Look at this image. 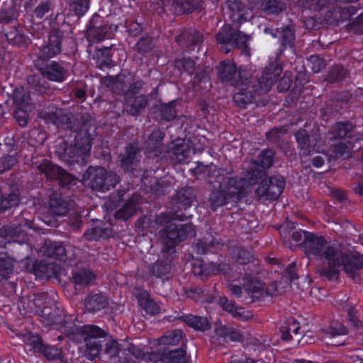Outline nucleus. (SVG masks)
<instances>
[{
	"mask_svg": "<svg viewBox=\"0 0 363 363\" xmlns=\"http://www.w3.org/2000/svg\"><path fill=\"white\" fill-rule=\"evenodd\" d=\"M281 69H262L261 74L251 69H219L218 77L223 82L240 88V91L233 96L234 102L240 108H245L251 104L254 96L250 91H243L244 87L252 86V91L258 95L267 93L277 81Z\"/></svg>",
	"mask_w": 363,
	"mask_h": 363,
	"instance_id": "f257e3e1",
	"label": "nucleus"
},
{
	"mask_svg": "<svg viewBox=\"0 0 363 363\" xmlns=\"http://www.w3.org/2000/svg\"><path fill=\"white\" fill-rule=\"evenodd\" d=\"M195 174H203V178L212 186L209 201L213 210L229 203H236L242 194L243 180L234 176L231 171L218 169L216 165H203L198 162Z\"/></svg>",
	"mask_w": 363,
	"mask_h": 363,
	"instance_id": "f03ea898",
	"label": "nucleus"
},
{
	"mask_svg": "<svg viewBox=\"0 0 363 363\" xmlns=\"http://www.w3.org/2000/svg\"><path fill=\"white\" fill-rule=\"evenodd\" d=\"M168 215L163 214L156 219L157 223L165 224V227L161 230V242L163 245L162 252L169 255L175 252V246L189 237H194L196 232L192 224H177L173 219V216L169 218Z\"/></svg>",
	"mask_w": 363,
	"mask_h": 363,
	"instance_id": "7ed1b4c3",
	"label": "nucleus"
},
{
	"mask_svg": "<svg viewBox=\"0 0 363 363\" xmlns=\"http://www.w3.org/2000/svg\"><path fill=\"white\" fill-rule=\"evenodd\" d=\"M70 329H65V334L72 335L73 339L85 342V350L84 355L89 360H93L97 357L102 347V343L105 340H102L106 335L104 330L96 325H84L82 327H69Z\"/></svg>",
	"mask_w": 363,
	"mask_h": 363,
	"instance_id": "20e7f679",
	"label": "nucleus"
},
{
	"mask_svg": "<svg viewBox=\"0 0 363 363\" xmlns=\"http://www.w3.org/2000/svg\"><path fill=\"white\" fill-rule=\"evenodd\" d=\"M303 236L301 247L307 255L324 258L330 262H333L334 257L341 251L340 246L330 244L323 236L310 232H304Z\"/></svg>",
	"mask_w": 363,
	"mask_h": 363,
	"instance_id": "39448f33",
	"label": "nucleus"
},
{
	"mask_svg": "<svg viewBox=\"0 0 363 363\" xmlns=\"http://www.w3.org/2000/svg\"><path fill=\"white\" fill-rule=\"evenodd\" d=\"M83 180L92 190L104 192L114 188L119 183L120 177L104 167L90 166L85 172Z\"/></svg>",
	"mask_w": 363,
	"mask_h": 363,
	"instance_id": "423d86ee",
	"label": "nucleus"
},
{
	"mask_svg": "<svg viewBox=\"0 0 363 363\" xmlns=\"http://www.w3.org/2000/svg\"><path fill=\"white\" fill-rule=\"evenodd\" d=\"M196 196V190L191 186H186L177 191L172 196L170 201L172 210L174 211L172 214L173 219L184 221L191 217L190 215H186L182 211L192 205Z\"/></svg>",
	"mask_w": 363,
	"mask_h": 363,
	"instance_id": "0eeeda50",
	"label": "nucleus"
},
{
	"mask_svg": "<svg viewBox=\"0 0 363 363\" xmlns=\"http://www.w3.org/2000/svg\"><path fill=\"white\" fill-rule=\"evenodd\" d=\"M38 116L47 123H52L59 128L72 130L75 126L74 114L65 112L60 108L42 109L38 112Z\"/></svg>",
	"mask_w": 363,
	"mask_h": 363,
	"instance_id": "6e6552de",
	"label": "nucleus"
},
{
	"mask_svg": "<svg viewBox=\"0 0 363 363\" xmlns=\"http://www.w3.org/2000/svg\"><path fill=\"white\" fill-rule=\"evenodd\" d=\"M285 187L282 176L275 175L263 179L256 190L257 196L269 200H275L281 194Z\"/></svg>",
	"mask_w": 363,
	"mask_h": 363,
	"instance_id": "1a4fd4ad",
	"label": "nucleus"
},
{
	"mask_svg": "<svg viewBox=\"0 0 363 363\" xmlns=\"http://www.w3.org/2000/svg\"><path fill=\"white\" fill-rule=\"evenodd\" d=\"M74 208V202L67 196L54 191L49 196L48 213L52 218L65 216Z\"/></svg>",
	"mask_w": 363,
	"mask_h": 363,
	"instance_id": "9d476101",
	"label": "nucleus"
},
{
	"mask_svg": "<svg viewBox=\"0 0 363 363\" xmlns=\"http://www.w3.org/2000/svg\"><path fill=\"white\" fill-rule=\"evenodd\" d=\"M242 281L243 289L246 293V295L243 297V301L252 303L260 301L265 298L264 284L257 277L252 276L251 274L245 273L242 277Z\"/></svg>",
	"mask_w": 363,
	"mask_h": 363,
	"instance_id": "9b49d317",
	"label": "nucleus"
},
{
	"mask_svg": "<svg viewBox=\"0 0 363 363\" xmlns=\"http://www.w3.org/2000/svg\"><path fill=\"white\" fill-rule=\"evenodd\" d=\"M243 32L235 31L230 24L225 23L216 35L220 50L228 54L238 47V41Z\"/></svg>",
	"mask_w": 363,
	"mask_h": 363,
	"instance_id": "f8f14e48",
	"label": "nucleus"
},
{
	"mask_svg": "<svg viewBox=\"0 0 363 363\" xmlns=\"http://www.w3.org/2000/svg\"><path fill=\"white\" fill-rule=\"evenodd\" d=\"M330 140H343L347 143L359 140L362 135L357 131L356 125L350 121L335 123L329 131Z\"/></svg>",
	"mask_w": 363,
	"mask_h": 363,
	"instance_id": "ddd939ff",
	"label": "nucleus"
},
{
	"mask_svg": "<svg viewBox=\"0 0 363 363\" xmlns=\"http://www.w3.org/2000/svg\"><path fill=\"white\" fill-rule=\"evenodd\" d=\"M204 40L203 35L195 28H186L175 38L176 43L185 51L191 52L199 48Z\"/></svg>",
	"mask_w": 363,
	"mask_h": 363,
	"instance_id": "4468645a",
	"label": "nucleus"
},
{
	"mask_svg": "<svg viewBox=\"0 0 363 363\" xmlns=\"http://www.w3.org/2000/svg\"><path fill=\"white\" fill-rule=\"evenodd\" d=\"M133 76L128 69H122V72L116 76H106L101 80L102 82L115 94H125L129 84L133 82Z\"/></svg>",
	"mask_w": 363,
	"mask_h": 363,
	"instance_id": "2eb2a0df",
	"label": "nucleus"
},
{
	"mask_svg": "<svg viewBox=\"0 0 363 363\" xmlns=\"http://www.w3.org/2000/svg\"><path fill=\"white\" fill-rule=\"evenodd\" d=\"M140 152L141 148L137 143H129L119 155L121 167L126 172H133L138 168Z\"/></svg>",
	"mask_w": 363,
	"mask_h": 363,
	"instance_id": "dca6fc26",
	"label": "nucleus"
},
{
	"mask_svg": "<svg viewBox=\"0 0 363 363\" xmlns=\"http://www.w3.org/2000/svg\"><path fill=\"white\" fill-rule=\"evenodd\" d=\"M43 253L45 255L64 262H71L75 258L73 248L56 242H45Z\"/></svg>",
	"mask_w": 363,
	"mask_h": 363,
	"instance_id": "f3484780",
	"label": "nucleus"
},
{
	"mask_svg": "<svg viewBox=\"0 0 363 363\" xmlns=\"http://www.w3.org/2000/svg\"><path fill=\"white\" fill-rule=\"evenodd\" d=\"M55 153L60 160L69 165L78 163L80 158L83 160V155L76 146L64 140L56 141Z\"/></svg>",
	"mask_w": 363,
	"mask_h": 363,
	"instance_id": "a211bd4d",
	"label": "nucleus"
},
{
	"mask_svg": "<svg viewBox=\"0 0 363 363\" xmlns=\"http://www.w3.org/2000/svg\"><path fill=\"white\" fill-rule=\"evenodd\" d=\"M63 32L60 29H54L50 31L48 36V42L40 50L39 57L47 60L59 54L62 48Z\"/></svg>",
	"mask_w": 363,
	"mask_h": 363,
	"instance_id": "6ab92c4d",
	"label": "nucleus"
},
{
	"mask_svg": "<svg viewBox=\"0 0 363 363\" xmlns=\"http://www.w3.org/2000/svg\"><path fill=\"white\" fill-rule=\"evenodd\" d=\"M344 271L354 281L359 278V271L363 268V255L359 253L345 254L341 251V262Z\"/></svg>",
	"mask_w": 363,
	"mask_h": 363,
	"instance_id": "aec40b11",
	"label": "nucleus"
},
{
	"mask_svg": "<svg viewBox=\"0 0 363 363\" xmlns=\"http://www.w3.org/2000/svg\"><path fill=\"white\" fill-rule=\"evenodd\" d=\"M109 28L99 16L93 17L87 26L86 32L87 40L91 43L102 41L105 39Z\"/></svg>",
	"mask_w": 363,
	"mask_h": 363,
	"instance_id": "412c9836",
	"label": "nucleus"
},
{
	"mask_svg": "<svg viewBox=\"0 0 363 363\" xmlns=\"http://www.w3.org/2000/svg\"><path fill=\"white\" fill-rule=\"evenodd\" d=\"M114 52L115 50L112 47L96 48L91 57L96 68H111L119 65L113 60Z\"/></svg>",
	"mask_w": 363,
	"mask_h": 363,
	"instance_id": "4be33fe9",
	"label": "nucleus"
},
{
	"mask_svg": "<svg viewBox=\"0 0 363 363\" xmlns=\"http://www.w3.org/2000/svg\"><path fill=\"white\" fill-rule=\"evenodd\" d=\"M287 129L284 126L274 127L266 133L267 140L274 144L281 151L287 154L290 151V143L284 139L287 133Z\"/></svg>",
	"mask_w": 363,
	"mask_h": 363,
	"instance_id": "5701e85b",
	"label": "nucleus"
},
{
	"mask_svg": "<svg viewBox=\"0 0 363 363\" xmlns=\"http://www.w3.org/2000/svg\"><path fill=\"white\" fill-rule=\"evenodd\" d=\"M307 128L308 127L305 125L303 128L299 129L294 134L301 156L310 155L314 150L311 139V138H313L314 135Z\"/></svg>",
	"mask_w": 363,
	"mask_h": 363,
	"instance_id": "b1692460",
	"label": "nucleus"
},
{
	"mask_svg": "<svg viewBox=\"0 0 363 363\" xmlns=\"http://www.w3.org/2000/svg\"><path fill=\"white\" fill-rule=\"evenodd\" d=\"M168 153L174 162L181 163L190 157L192 149L189 143L183 139H178L174 142L173 147Z\"/></svg>",
	"mask_w": 363,
	"mask_h": 363,
	"instance_id": "393cba45",
	"label": "nucleus"
},
{
	"mask_svg": "<svg viewBox=\"0 0 363 363\" xmlns=\"http://www.w3.org/2000/svg\"><path fill=\"white\" fill-rule=\"evenodd\" d=\"M62 311L57 306L52 311L48 306H44L42 310V315L48 321L49 324L53 325H60L57 329L61 330L64 333L66 330L70 329L69 327H74L72 323H67L62 321Z\"/></svg>",
	"mask_w": 363,
	"mask_h": 363,
	"instance_id": "a878e982",
	"label": "nucleus"
},
{
	"mask_svg": "<svg viewBox=\"0 0 363 363\" xmlns=\"http://www.w3.org/2000/svg\"><path fill=\"white\" fill-rule=\"evenodd\" d=\"M164 137V133L160 129L155 130L151 133L146 142V148L150 157H157L162 154Z\"/></svg>",
	"mask_w": 363,
	"mask_h": 363,
	"instance_id": "bb28decb",
	"label": "nucleus"
},
{
	"mask_svg": "<svg viewBox=\"0 0 363 363\" xmlns=\"http://www.w3.org/2000/svg\"><path fill=\"white\" fill-rule=\"evenodd\" d=\"M33 165L39 172L44 174L47 179L50 180H55L59 177V174L62 172V167L47 159L33 162Z\"/></svg>",
	"mask_w": 363,
	"mask_h": 363,
	"instance_id": "cd10ccee",
	"label": "nucleus"
},
{
	"mask_svg": "<svg viewBox=\"0 0 363 363\" xmlns=\"http://www.w3.org/2000/svg\"><path fill=\"white\" fill-rule=\"evenodd\" d=\"M335 261H327L328 266L318 269L320 277L325 281H337L340 275V263L341 262V251L334 257Z\"/></svg>",
	"mask_w": 363,
	"mask_h": 363,
	"instance_id": "c85d7f7f",
	"label": "nucleus"
},
{
	"mask_svg": "<svg viewBox=\"0 0 363 363\" xmlns=\"http://www.w3.org/2000/svg\"><path fill=\"white\" fill-rule=\"evenodd\" d=\"M91 135L88 128H81L74 138V145L84 156L89 153L91 148Z\"/></svg>",
	"mask_w": 363,
	"mask_h": 363,
	"instance_id": "c756f323",
	"label": "nucleus"
},
{
	"mask_svg": "<svg viewBox=\"0 0 363 363\" xmlns=\"http://www.w3.org/2000/svg\"><path fill=\"white\" fill-rule=\"evenodd\" d=\"M0 233L2 237L13 240L9 242V246L13 248L20 247V241H23L25 238L24 231L18 226H4L0 229Z\"/></svg>",
	"mask_w": 363,
	"mask_h": 363,
	"instance_id": "7c9ffc66",
	"label": "nucleus"
},
{
	"mask_svg": "<svg viewBox=\"0 0 363 363\" xmlns=\"http://www.w3.org/2000/svg\"><path fill=\"white\" fill-rule=\"evenodd\" d=\"M139 202V196L137 194L133 196L125 202L122 207L117 210L114 213L116 219L126 220L133 216L137 211Z\"/></svg>",
	"mask_w": 363,
	"mask_h": 363,
	"instance_id": "2f4dec72",
	"label": "nucleus"
},
{
	"mask_svg": "<svg viewBox=\"0 0 363 363\" xmlns=\"http://www.w3.org/2000/svg\"><path fill=\"white\" fill-rule=\"evenodd\" d=\"M5 37L9 44L18 47H25L30 42L29 37L24 33L23 29L17 27L11 28L5 33Z\"/></svg>",
	"mask_w": 363,
	"mask_h": 363,
	"instance_id": "473e14b6",
	"label": "nucleus"
},
{
	"mask_svg": "<svg viewBox=\"0 0 363 363\" xmlns=\"http://www.w3.org/2000/svg\"><path fill=\"white\" fill-rule=\"evenodd\" d=\"M125 100L127 112L132 116L138 114L148 104L145 95L125 96Z\"/></svg>",
	"mask_w": 363,
	"mask_h": 363,
	"instance_id": "72a5a7b5",
	"label": "nucleus"
},
{
	"mask_svg": "<svg viewBox=\"0 0 363 363\" xmlns=\"http://www.w3.org/2000/svg\"><path fill=\"white\" fill-rule=\"evenodd\" d=\"M18 12L13 0H6L0 7V23H9L17 19Z\"/></svg>",
	"mask_w": 363,
	"mask_h": 363,
	"instance_id": "f704fd0d",
	"label": "nucleus"
},
{
	"mask_svg": "<svg viewBox=\"0 0 363 363\" xmlns=\"http://www.w3.org/2000/svg\"><path fill=\"white\" fill-rule=\"evenodd\" d=\"M40 301L41 300L38 296L35 294L21 296L17 302V306L21 313L26 315L28 313L33 311L37 308H40Z\"/></svg>",
	"mask_w": 363,
	"mask_h": 363,
	"instance_id": "c9c22d12",
	"label": "nucleus"
},
{
	"mask_svg": "<svg viewBox=\"0 0 363 363\" xmlns=\"http://www.w3.org/2000/svg\"><path fill=\"white\" fill-rule=\"evenodd\" d=\"M229 269V265L220 264L216 267V269H211V272L215 273L216 271H218L226 274L228 272ZM192 272L195 276L200 277L201 279L203 280L211 273V270L206 267V264H203L201 261H197L193 264Z\"/></svg>",
	"mask_w": 363,
	"mask_h": 363,
	"instance_id": "e433bc0d",
	"label": "nucleus"
},
{
	"mask_svg": "<svg viewBox=\"0 0 363 363\" xmlns=\"http://www.w3.org/2000/svg\"><path fill=\"white\" fill-rule=\"evenodd\" d=\"M13 101L16 108L33 109V104L31 102L28 92L23 87L16 88L13 92Z\"/></svg>",
	"mask_w": 363,
	"mask_h": 363,
	"instance_id": "4c0bfd02",
	"label": "nucleus"
},
{
	"mask_svg": "<svg viewBox=\"0 0 363 363\" xmlns=\"http://www.w3.org/2000/svg\"><path fill=\"white\" fill-rule=\"evenodd\" d=\"M304 232L296 230L294 223L289 221H286L279 228V233L284 242L289 241L290 238L295 242L300 241Z\"/></svg>",
	"mask_w": 363,
	"mask_h": 363,
	"instance_id": "58836bf2",
	"label": "nucleus"
},
{
	"mask_svg": "<svg viewBox=\"0 0 363 363\" xmlns=\"http://www.w3.org/2000/svg\"><path fill=\"white\" fill-rule=\"evenodd\" d=\"M172 269V261L169 259L157 261L150 269L152 275L158 278L168 279Z\"/></svg>",
	"mask_w": 363,
	"mask_h": 363,
	"instance_id": "ea45409f",
	"label": "nucleus"
},
{
	"mask_svg": "<svg viewBox=\"0 0 363 363\" xmlns=\"http://www.w3.org/2000/svg\"><path fill=\"white\" fill-rule=\"evenodd\" d=\"M301 328L298 323L295 320H288L281 327V338L284 341L291 340L294 337L298 339V334Z\"/></svg>",
	"mask_w": 363,
	"mask_h": 363,
	"instance_id": "a19ab883",
	"label": "nucleus"
},
{
	"mask_svg": "<svg viewBox=\"0 0 363 363\" xmlns=\"http://www.w3.org/2000/svg\"><path fill=\"white\" fill-rule=\"evenodd\" d=\"M138 301L140 306L145 312L151 315H155L160 313V306L150 298L149 294L145 292L140 293L138 296Z\"/></svg>",
	"mask_w": 363,
	"mask_h": 363,
	"instance_id": "79ce46f5",
	"label": "nucleus"
},
{
	"mask_svg": "<svg viewBox=\"0 0 363 363\" xmlns=\"http://www.w3.org/2000/svg\"><path fill=\"white\" fill-rule=\"evenodd\" d=\"M107 305V299L101 294H90L85 300L86 308L91 312L100 311Z\"/></svg>",
	"mask_w": 363,
	"mask_h": 363,
	"instance_id": "37998d69",
	"label": "nucleus"
},
{
	"mask_svg": "<svg viewBox=\"0 0 363 363\" xmlns=\"http://www.w3.org/2000/svg\"><path fill=\"white\" fill-rule=\"evenodd\" d=\"M95 274L89 269H79L72 274V280L75 284L88 286L95 280Z\"/></svg>",
	"mask_w": 363,
	"mask_h": 363,
	"instance_id": "c03bdc74",
	"label": "nucleus"
},
{
	"mask_svg": "<svg viewBox=\"0 0 363 363\" xmlns=\"http://www.w3.org/2000/svg\"><path fill=\"white\" fill-rule=\"evenodd\" d=\"M198 0H173L172 6L178 15L191 13L197 9Z\"/></svg>",
	"mask_w": 363,
	"mask_h": 363,
	"instance_id": "a18cd8bd",
	"label": "nucleus"
},
{
	"mask_svg": "<svg viewBox=\"0 0 363 363\" xmlns=\"http://www.w3.org/2000/svg\"><path fill=\"white\" fill-rule=\"evenodd\" d=\"M184 321L189 326L198 330L204 331L208 330L211 327L206 317L189 315L184 317Z\"/></svg>",
	"mask_w": 363,
	"mask_h": 363,
	"instance_id": "49530a36",
	"label": "nucleus"
},
{
	"mask_svg": "<svg viewBox=\"0 0 363 363\" xmlns=\"http://www.w3.org/2000/svg\"><path fill=\"white\" fill-rule=\"evenodd\" d=\"M69 9L77 17L81 18L88 11L90 0H66Z\"/></svg>",
	"mask_w": 363,
	"mask_h": 363,
	"instance_id": "de8ad7c7",
	"label": "nucleus"
},
{
	"mask_svg": "<svg viewBox=\"0 0 363 363\" xmlns=\"http://www.w3.org/2000/svg\"><path fill=\"white\" fill-rule=\"evenodd\" d=\"M22 340L29 351L38 352L43 343L38 335L30 332L22 335Z\"/></svg>",
	"mask_w": 363,
	"mask_h": 363,
	"instance_id": "09e8293b",
	"label": "nucleus"
},
{
	"mask_svg": "<svg viewBox=\"0 0 363 363\" xmlns=\"http://www.w3.org/2000/svg\"><path fill=\"white\" fill-rule=\"evenodd\" d=\"M295 39L296 35L294 31L289 26H286L281 32L280 41L283 49H290L292 52L295 51Z\"/></svg>",
	"mask_w": 363,
	"mask_h": 363,
	"instance_id": "8fccbe9b",
	"label": "nucleus"
},
{
	"mask_svg": "<svg viewBox=\"0 0 363 363\" xmlns=\"http://www.w3.org/2000/svg\"><path fill=\"white\" fill-rule=\"evenodd\" d=\"M182 330H174L167 332V333L158 339V345H176L183 337Z\"/></svg>",
	"mask_w": 363,
	"mask_h": 363,
	"instance_id": "3c124183",
	"label": "nucleus"
},
{
	"mask_svg": "<svg viewBox=\"0 0 363 363\" xmlns=\"http://www.w3.org/2000/svg\"><path fill=\"white\" fill-rule=\"evenodd\" d=\"M263 9L270 14H279L286 9V4L281 0H263Z\"/></svg>",
	"mask_w": 363,
	"mask_h": 363,
	"instance_id": "603ef678",
	"label": "nucleus"
},
{
	"mask_svg": "<svg viewBox=\"0 0 363 363\" xmlns=\"http://www.w3.org/2000/svg\"><path fill=\"white\" fill-rule=\"evenodd\" d=\"M15 258H10L6 252H0V281L7 278V275L12 272V260Z\"/></svg>",
	"mask_w": 363,
	"mask_h": 363,
	"instance_id": "864d4df0",
	"label": "nucleus"
},
{
	"mask_svg": "<svg viewBox=\"0 0 363 363\" xmlns=\"http://www.w3.org/2000/svg\"><path fill=\"white\" fill-rule=\"evenodd\" d=\"M286 273L289 278L290 279V286L291 290L295 293H298L299 291H303L304 289L301 288L300 284L298 281H296L298 280V276L296 272V263L293 262L286 269Z\"/></svg>",
	"mask_w": 363,
	"mask_h": 363,
	"instance_id": "5fc2aeb1",
	"label": "nucleus"
},
{
	"mask_svg": "<svg viewBox=\"0 0 363 363\" xmlns=\"http://www.w3.org/2000/svg\"><path fill=\"white\" fill-rule=\"evenodd\" d=\"M186 351L183 348L166 350V362L167 363H186Z\"/></svg>",
	"mask_w": 363,
	"mask_h": 363,
	"instance_id": "6e6d98bb",
	"label": "nucleus"
},
{
	"mask_svg": "<svg viewBox=\"0 0 363 363\" xmlns=\"http://www.w3.org/2000/svg\"><path fill=\"white\" fill-rule=\"evenodd\" d=\"M274 155V150L265 149L260 152L257 162L263 169H268L273 164Z\"/></svg>",
	"mask_w": 363,
	"mask_h": 363,
	"instance_id": "4d7b16f0",
	"label": "nucleus"
},
{
	"mask_svg": "<svg viewBox=\"0 0 363 363\" xmlns=\"http://www.w3.org/2000/svg\"><path fill=\"white\" fill-rule=\"evenodd\" d=\"M59 269L60 267L53 262L47 263L40 262L36 270L42 273L46 277L51 278L52 277H57V271Z\"/></svg>",
	"mask_w": 363,
	"mask_h": 363,
	"instance_id": "13d9d810",
	"label": "nucleus"
},
{
	"mask_svg": "<svg viewBox=\"0 0 363 363\" xmlns=\"http://www.w3.org/2000/svg\"><path fill=\"white\" fill-rule=\"evenodd\" d=\"M232 255L233 259L240 264H246L253 259V255L251 252L242 248H234Z\"/></svg>",
	"mask_w": 363,
	"mask_h": 363,
	"instance_id": "bf43d9fd",
	"label": "nucleus"
},
{
	"mask_svg": "<svg viewBox=\"0 0 363 363\" xmlns=\"http://www.w3.org/2000/svg\"><path fill=\"white\" fill-rule=\"evenodd\" d=\"M41 74L47 77L49 80L53 82H62L67 75V72L65 69H40Z\"/></svg>",
	"mask_w": 363,
	"mask_h": 363,
	"instance_id": "052dcab7",
	"label": "nucleus"
},
{
	"mask_svg": "<svg viewBox=\"0 0 363 363\" xmlns=\"http://www.w3.org/2000/svg\"><path fill=\"white\" fill-rule=\"evenodd\" d=\"M19 198L16 194H11L7 196L0 198V211H5L18 204Z\"/></svg>",
	"mask_w": 363,
	"mask_h": 363,
	"instance_id": "680f3d73",
	"label": "nucleus"
},
{
	"mask_svg": "<svg viewBox=\"0 0 363 363\" xmlns=\"http://www.w3.org/2000/svg\"><path fill=\"white\" fill-rule=\"evenodd\" d=\"M62 188L69 187L77 184V178L62 168V172L55 179Z\"/></svg>",
	"mask_w": 363,
	"mask_h": 363,
	"instance_id": "e2e57ef3",
	"label": "nucleus"
},
{
	"mask_svg": "<svg viewBox=\"0 0 363 363\" xmlns=\"http://www.w3.org/2000/svg\"><path fill=\"white\" fill-rule=\"evenodd\" d=\"M162 119L169 121L174 119L177 115L175 110V102L172 101L169 104H162L160 108Z\"/></svg>",
	"mask_w": 363,
	"mask_h": 363,
	"instance_id": "0e129e2a",
	"label": "nucleus"
},
{
	"mask_svg": "<svg viewBox=\"0 0 363 363\" xmlns=\"http://www.w3.org/2000/svg\"><path fill=\"white\" fill-rule=\"evenodd\" d=\"M301 1L303 7L315 11H321L330 4V0H301Z\"/></svg>",
	"mask_w": 363,
	"mask_h": 363,
	"instance_id": "69168bd1",
	"label": "nucleus"
},
{
	"mask_svg": "<svg viewBox=\"0 0 363 363\" xmlns=\"http://www.w3.org/2000/svg\"><path fill=\"white\" fill-rule=\"evenodd\" d=\"M226 6L231 12L230 18L234 21L235 14H238V18L242 17V13H241L244 9L243 4L238 0H226Z\"/></svg>",
	"mask_w": 363,
	"mask_h": 363,
	"instance_id": "338daca9",
	"label": "nucleus"
},
{
	"mask_svg": "<svg viewBox=\"0 0 363 363\" xmlns=\"http://www.w3.org/2000/svg\"><path fill=\"white\" fill-rule=\"evenodd\" d=\"M152 47V40L150 36L142 37L135 45V50L140 53L148 52Z\"/></svg>",
	"mask_w": 363,
	"mask_h": 363,
	"instance_id": "774afa93",
	"label": "nucleus"
}]
</instances>
